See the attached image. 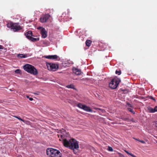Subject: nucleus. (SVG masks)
<instances>
[{"mask_svg": "<svg viewBox=\"0 0 157 157\" xmlns=\"http://www.w3.org/2000/svg\"><path fill=\"white\" fill-rule=\"evenodd\" d=\"M14 117L17 119H18V120L23 121L24 122H25V121L24 120L21 119L20 117H18L17 116H14Z\"/></svg>", "mask_w": 157, "mask_h": 157, "instance_id": "nucleus-20", "label": "nucleus"}, {"mask_svg": "<svg viewBox=\"0 0 157 157\" xmlns=\"http://www.w3.org/2000/svg\"><path fill=\"white\" fill-rule=\"evenodd\" d=\"M77 106L79 108L81 109L86 111L91 112L92 111V110L90 107L85 105H83L81 103H78V104Z\"/></svg>", "mask_w": 157, "mask_h": 157, "instance_id": "nucleus-6", "label": "nucleus"}, {"mask_svg": "<svg viewBox=\"0 0 157 157\" xmlns=\"http://www.w3.org/2000/svg\"><path fill=\"white\" fill-rule=\"evenodd\" d=\"M149 98L155 101H156V100L155 99L151 96H150Z\"/></svg>", "mask_w": 157, "mask_h": 157, "instance_id": "nucleus-25", "label": "nucleus"}, {"mask_svg": "<svg viewBox=\"0 0 157 157\" xmlns=\"http://www.w3.org/2000/svg\"><path fill=\"white\" fill-rule=\"evenodd\" d=\"M23 67L25 71L31 74L35 75L38 74L37 70L33 65L26 64L23 66Z\"/></svg>", "mask_w": 157, "mask_h": 157, "instance_id": "nucleus-1", "label": "nucleus"}, {"mask_svg": "<svg viewBox=\"0 0 157 157\" xmlns=\"http://www.w3.org/2000/svg\"><path fill=\"white\" fill-rule=\"evenodd\" d=\"M29 99L31 101H32V100H33V99L32 98H29Z\"/></svg>", "mask_w": 157, "mask_h": 157, "instance_id": "nucleus-34", "label": "nucleus"}, {"mask_svg": "<svg viewBox=\"0 0 157 157\" xmlns=\"http://www.w3.org/2000/svg\"><path fill=\"white\" fill-rule=\"evenodd\" d=\"M66 87L68 88H71L74 90H75L74 85L73 84H71L66 86Z\"/></svg>", "mask_w": 157, "mask_h": 157, "instance_id": "nucleus-16", "label": "nucleus"}, {"mask_svg": "<svg viewBox=\"0 0 157 157\" xmlns=\"http://www.w3.org/2000/svg\"><path fill=\"white\" fill-rule=\"evenodd\" d=\"M128 110L130 111V112L134 114L135 113V112L133 110L130 108H128Z\"/></svg>", "mask_w": 157, "mask_h": 157, "instance_id": "nucleus-19", "label": "nucleus"}, {"mask_svg": "<svg viewBox=\"0 0 157 157\" xmlns=\"http://www.w3.org/2000/svg\"><path fill=\"white\" fill-rule=\"evenodd\" d=\"M47 155L51 157H61L62 154L59 150L52 148H48L47 149Z\"/></svg>", "mask_w": 157, "mask_h": 157, "instance_id": "nucleus-2", "label": "nucleus"}, {"mask_svg": "<svg viewBox=\"0 0 157 157\" xmlns=\"http://www.w3.org/2000/svg\"><path fill=\"white\" fill-rule=\"evenodd\" d=\"M25 35L26 37L29 39L32 36V32L31 31H29L25 33Z\"/></svg>", "mask_w": 157, "mask_h": 157, "instance_id": "nucleus-13", "label": "nucleus"}, {"mask_svg": "<svg viewBox=\"0 0 157 157\" xmlns=\"http://www.w3.org/2000/svg\"><path fill=\"white\" fill-rule=\"evenodd\" d=\"M130 155L133 157H136L135 155H134L133 154H130Z\"/></svg>", "mask_w": 157, "mask_h": 157, "instance_id": "nucleus-32", "label": "nucleus"}, {"mask_svg": "<svg viewBox=\"0 0 157 157\" xmlns=\"http://www.w3.org/2000/svg\"><path fill=\"white\" fill-rule=\"evenodd\" d=\"M155 124L156 126L157 127V121L155 122Z\"/></svg>", "mask_w": 157, "mask_h": 157, "instance_id": "nucleus-36", "label": "nucleus"}, {"mask_svg": "<svg viewBox=\"0 0 157 157\" xmlns=\"http://www.w3.org/2000/svg\"><path fill=\"white\" fill-rule=\"evenodd\" d=\"M73 72L77 75H80L81 74V71L78 68H74L73 69Z\"/></svg>", "mask_w": 157, "mask_h": 157, "instance_id": "nucleus-12", "label": "nucleus"}, {"mask_svg": "<svg viewBox=\"0 0 157 157\" xmlns=\"http://www.w3.org/2000/svg\"><path fill=\"white\" fill-rule=\"evenodd\" d=\"M29 40H30L31 41L33 42H35L37 41H38L39 40V38H34L32 37H31Z\"/></svg>", "mask_w": 157, "mask_h": 157, "instance_id": "nucleus-17", "label": "nucleus"}, {"mask_svg": "<svg viewBox=\"0 0 157 157\" xmlns=\"http://www.w3.org/2000/svg\"><path fill=\"white\" fill-rule=\"evenodd\" d=\"M15 72L16 74H20L21 71L20 69H18L15 71Z\"/></svg>", "mask_w": 157, "mask_h": 157, "instance_id": "nucleus-21", "label": "nucleus"}, {"mask_svg": "<svg viewBox=\"0 0 157 157\" xmlns=\"http://www.w3.org/2000/svg\"><path fill=\"white\" fill-rule=\"evenodd\" d=\"M115 73L116 74H117L118 75H120L121 74V70L118 71L117 70H116V71Z\"/></svg>", "mask_w": 157, "mask_h": 157, "instance_id": "nucleus-22", "label": "nucleus"}, {"mask_svg": "<svg viewBox=\"0 0 157 157\" xmlns=\"http://www.w3.org/2000/svg\"><path fill=\"white\" fill-rule=\"evenodd\" d=\"M121 82L119 79L114 78L112 79L111 82L109 84V86L113 89L117 88L119 84Z\"/></svg>", "mask_w": 157, "mask_h": 157, "instance_id": "nucleus-5", "label": "nucleus"}, {"mask_svg": "<svg viewBox=\"0 0 157 157\" xmlns=\"http://www.w3.org/2000/svg\"><path fill=\"white\" fill-rule=\"evenodd\" d=\"M40 33L42 35V37L43 38H46L47 36V32L44 28H43L40 30Z\"/></svg>", "mask_w": 157, "mask_h": 157, "instance_id": "nucleus-11", "label": "nucleus"}, {"mask_svg": "<svg viewBox=\"0 0 157 157\" xmlns=\"http://www.w3.org/2000/svg\"><path fill=\"white\" fill-rule=\"evenodd\" d=\"M7 26L8 28L13 30L14 32H17L22 29L23 28V27L20 25L18 23H14L10 22L7 24Z\"/></svg>", "mask_w": 157, "mask_h": 157, "instance_id": "nucleus-3", "label": "nucleus"}, {"mask_svg": "<svg viewBox=\"0 0 157 157\" xmlns=\"http://www.w3.org/2000/svg\"><path fill=\"white\" fill-rule=\"evenodd\" d=\"M69 148L73 150L75 154H76L75 152V149L78 150L79 148V145L78 142L75 139H71V142Z\"/></svg>", "mask_w": 157, "mask_h": 157, "instance_id": "nucleus-4", "label": "nucleus"}, {"mask_svg": "<svg viewBox=\"0 0 157 157\" xmlns=\"http://www.w3.org/2000/svg\"><path fill=\"white\" fill-rule=\"evenodd\" d=\"M49 65L50 66V68L51 70L55 71L57 70L59 67L58 65L57 64L54 63H49Z\"/></svg>", "mask_w": 157, "mask_h": 157, "instance_id": "nucleus-8", "label": "nucleus"}, {"mask_svg": "<svg viewBox=\"0 0 157 157\" xmlns=\"http://www.w3.org/2000/svg\"><path fill=\"white\" fill-rule=\"evenodd\" d=\"M108 150L109 151H113V148L109 146L108 148Z\"/></svg>", "mask_w": 157, "mask_h": 157, "instance_id": "nucleus-24", "label": "nucleus"}, {"mask_svg": "<svg viewBox=\"0 0 157 157\" xmlns=\"http://www.w3.org/2000/svg\"><path fill=\"white\" fill-rule=\"evenodd\" d=\"M92 42V41L90 40H87L86 42V46L88 47H90L91 45Z\"/></svg>", "mask_w": 157, "mask_h": 157, "instance_id": "nucleus-14", "label": "nucleus"}, {"mask_svg": "<svg viewBox=\"0 0 157 157\" xmlns=\"http://www.w3.org/2000/svg\"><path fill=\"white\" fill-rule=\"evenodd\" d=\"M139 142L143 144H145L146 143L144 141L142 140H140L139 141Z\"/></svg>", "mask_w": 157, "mask_h": 157, "instance_id": "nucleus-29", "label": "nucleus"}, {"mask_svg": "<svg viewBox=\"0 0 157 157\" xmlns=\"http://www.w3.org/2000/svg\"><path fill=\"white\" fill-rule=\"evenodd\" d=\"M154 109L155 112L157 111V106L155 107L154 108Z\"/></svg>", "mask_w": 157, "mask_h": 157, "instance_id": "nucleus-27", "label": "nucleus"}, {"mask_svg": "<svg viewBox=\"0 0 157 157\" xmlns=\"http://www.w3.org/2000/svg\"><path fill=\"white\" fill-rule=\"evenodd\" d=\"M125 152L128 154L130 155V154H132V153H129L128 151H125Z\"/></svg>", "mask_w": 157, "mask_h": 157, "instance_id": "nucleus-30", "label": "nucleus"}, {"mask_svg": "<svg viewBox=\"0 0 157 157\" xmlns=\"http://www.w3.org/2000/svg\"><path fill=\"white\" fill-rule=\"evenodd\" d=\"M147 109L149 112L151 113H155L154 108H152L151 107H148Z\"/></svg>", "mask_w": 157, "mask_h": 157, "instance_id": "nucleus-18", "label": "nucleus"}, {"mask_svg": "<svg viewBox=\"0 0 157 157\" xmlns=\"http://www.w3.org/2000/svg\"><path fill=\"white\" fill-rule=\"evenodd\" d=\"M127 105L128 107H132V106L128 102L127 103Z\"/></svg>", "mask_w": 157, "mask_h": 157, "instance_id": "nucleus-26", "label": "nucleus"}, {"mask_svg": "<svg viewBox=\"0 0 157 157\" xmlns=\"http://www.w3.org/2000/svg\"><path fill=\"white\" fill-rule=\"evenodd\" d=\"M134 139H135V140L138 141L139 142V141L140 140L139 139H136V138H134Z\"/></svg>", "mask_w": 157, "mask_h": 157, "instance_id": "nucleus-33", "label": "nucleus"}, {"mask_svg": "<svg viewBox=\"0 0 157 157\" xmlns=\"http://www.w3.org/2000/svg\"><path fill=\"white\" fill-rule=\"evenodd\" d=\"M17 57L19 58H25L27 57V54H19L17 55Z\"/></svg>", "mask_w": 157, "mask_h": 157, "instance_id": "nucleus-15", "label": "nucleus"}, {"mask_svg": "<svg viewBox=\"0 0 157 157\" xmlns=\"http://www.w3.org/2000/svg\"><path fill=\"white\" fill-rule=\"evenodd\" d=\"M71 142V139L67 140L66 139H64L63 140V143L64 146L67 147H69H69Z\"/></svg>", "mask_w": 157, "mask_h": 157, "instance_id": "nucleus-10", "label": "nucleus"}, {"mask_svg": "<svg viewBox=\"0 0 157 157\" xmlns=\"http://www.w3.org/2000/svg\"><path fill=\"white\" fill-rule=\"evenodd\" d=\"M50 17V15L49 14H46L40 17V21L42 23L46 22Z\"/></svg>", "mask_w": 157, "mask_h": 157, "instance_id": "nucleus-7", "label": "nucleus"}, {"mask_svg": "<svg viewBox=\"0 0 157 157\" xmlns=\"http://www.w3.org/2000/svg\"><path fill=\"white\" fill-rule=\"evenodd\" d=\"M43 28H44L42 27L39 26L37 28V29H38V30H41Z\"/></svg>", "mask_w": 157, "mask_h": 157, "instance_id": "nucleus-28", "label": "nucleus"}, {"mask_svg": "<svg viewBox=\"0 0 157 157\" xmlns=\"http://www.w3.org/2000/svg\"><path fill=\"white\" fill-rule=\"evenodd\" d=\"M26 98H29H29H29V96H26Z\"/></svg>", "mask_w": 157, "mask_h": 157, "instance_id": "nucleus-37", "label": "nucleus"}, {"mask_svg": "<svg viewBox=\"0 0 157 157\" xmlns=\"http://www.w3.org/2000/svg\"><path fill=\"white\" fill-rule=\"evenodd\" d=\"M3 46L1 45H0V49H3Z\"/></svg>", "mask_w": 157, "mask_h": 157, "instance_id": "nucleus-35", "label": "nucleus"}, {"mask_svg": "<svg viewBox=\"0 0 157 157\" xmlns=\"http://www.w3.org/2000/svg\"><path fill=\"white\" fill-rule=\"evenodd\" d=\"M45 57L46 59H56L57 60H59L60 59V58L56 55L45 56Z\"/></svg>", "mask_w": 157, "mask_h": 157, "instance_id": "nucleus-9", "label": "nucleus"}, {"mask_svg": "<svg viewBox=\"0 0 157 157\" xmlns=\"http://www.w3.org/2000/svg\"><path fill=\"white\" fill-rule=\"evenodd\" d=\"M39 92H37V93H34L33 94L36 95H38L39 94Z\"/></svg>", "mask_w": 157, "mask_h": 157, "instance_id": "nucleus-31", "label": "nucleus"}, {"mask_svg": "<svg viewBox=\"0 0 157 157\" xmlns=\"http://www.w3.org/2000/svg\"><path fill=\"white\" fill-rule=\"evenodd\" d=\"M94 109L96 110H100L101 111L102 113L104 112V110L102 109H101V108H95Z\"/></svg>", "mask_w": 157, "mask_h": 157, "instance_id": "nucleus-23", "label": "nucleus"}]
</instances>
